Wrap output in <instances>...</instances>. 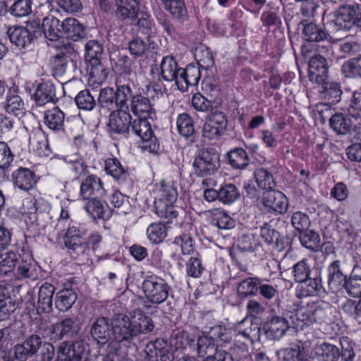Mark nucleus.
Masks as SVG:
<instances>
[{"instance_id": "1", "label": "nucleus", "mask_w": 361, "mask_h": 361, "mask_svg": "<svg viewBox=\"0 0 361 361\" xmlns=\"http://www.w3.org/2000/svg\"><path fill=\"white\" fill-rule=\"evenodd\" d=\"M115 342L128 346L141 334L152 332L154 328L152 319L141 310L136 309L128 316L123 314L114 315Z\"/></svg>"}, {"instance_id": "2", "label": "nucleus", "mask_w": 361, "mask_h": 361, "mask_svg": "<svg viewBox=\"0 0 361 361\" xmlns=\"http://www.w3.org/2000/svg\"><path fill=\"white\" fill-rule=\"evenodd\" d=\"M87 233L86 228L80 224L68 228L63 236V243L73 258L82 260L87 259L90 252V244L94 249L101 243L102 238L98 233H92L88 237V241L86 240Z\"/></svg>"}, {"instance_id": "3", "label": "nucleus", "mask_w": 361, "mask_h": 361, "mask_svg": "<svg viewBox=\"0 0 361 361\" xmlns=\"http://www.w3.org/2000/svg\"><path fill=\"white\" fill-rule=\"evenodd\" d=\"M333 310L331 305L326 302H312L300 305L294 310L290 316L295 328L303 329L314 323H329L331 320Z\"/></svg>"}, {"instance_id": "4", "label": "nucleus", "mask_w": 361, "mask_h": 361, "mask_svg": "<svg viewBox=\"0 0 361 361\" xmlns=\"http://www.w3.org/2000/svg\"><path fill=\"white\" fill-rule=\"evenodd\" d=\"M322 23L334 31L350 30L353 25L361 27V6L343 5L334 12L325 11Z\"/></svg>"}, {"instance_id": "5", "label": "nucleus", "mask_w": 361, "mask_h": 361, "mask_svg": "<svg viewBox=\"0 0 361 361\" xmlns=\"http://www.w3.org/2000/svg\"><path fill=\"white\" fill-rule=\"evenodd\" d=\"M292 314H294V312H284L281 314L274 313L269 315L263 326L267 338L270 341H279L290 328H295V324L290 318Z\"/></svg>"}, {"instance_id": "6", "label": "nucleus", "mask_w": 361, "mask_h": 361, "mask_svg": "<svg viewBox=\"0 0 361 361\" xmlns=\"http://www.w3.org/2000/svg\"><path fill=\"white\" fill-rule=\"evenodd\" d=\"M170 286L166 281L155 275L147 276L142 283V290L147 301L154 305H160L169 297Z\"/></svg>"}, {"instance_id": "7", "label": "nucleus", "mask_w": 361, "mask_h": 361, "mask_svg": "<svg viewBox=\"0 0 361 361\" xmlns=\"http://www.w3.org/2000/svg\"><path fill=\"white\" fill-rule=\"evenodd\" d=\"M192 166L197 176L212 175L220 167L219 154L212 148L202 149L195 157Z\"/></svg>"}, {"instance_id": "8", "label": "nucleus", "mask_w": 361, "mask_h": 361, "mask_svg": "<svg viewBox=\"0 0 361 361\" xmlns=\"http://www.w3.org/2000/svg\"><path fill=\"white\" fill-rule=\"evenodd\" d=\"M130 131L145 143L144 148L153 153L159 151V143L157 137L152 135L151 124L147 118H139L131 121Z\"/></svg>"}, {"instance_id": "9", "label": "nucleus", "mask_w": 361, "mask_h": 361, "mask_svg": "<svg viewBox=\"0 0 361 361\" xmlns=\"http://www.w3.org/2000/svg\"><path fill=\"white\" fill-rule=\"evenodd\" d=\"M227 124L226 114L223 111L215 110L208 116L203 126L202 135L209 140L218 139L225 133Z\"/></svg>"}, {"instance_id": "10", "label": "nucleus", "mask_w": 361, "mask_h": 361, "mask_svg": "<svg viewBox=\"0 0 361 361\" xmlns=\"http://www.w3.org/2000/svg\"><path fill=\"white\" fill-rule=\"evenodd\" d=\"M116 106L118 109H129L128 102H132L135 95H133L132 87H134V82L131 78H128L126 75H118L116 79Z\"/></svg>"}, {"instance_id": "11", "label": "nucleus", "mask_w": 361, "mask_h": 361, "mask_svg": "<svg viewBox=\"0 0 361 361\" xmlns=\"http://www.w3.org/2000/svg\"><path fill=\"white\" fill-rule=\"evenodd\" d=\"M114 316L111 322L104 317L97 318L92 324L90 333L97 342L100 345L106 344L111 339L114 338Z\"/></svg>"}, {"instance_id": "12", "label": "nucleus", "mask_w": 361, "mask_h": 361, "mask_svg": "<svg viewBox=\"0 0 361 361\" xmlns=\"http://www.w3.org/2000/svg\"><path fill=\"white\" fill-rule=\"evenodd\" d=\"M131 116L128 110L118 109L109 115L107 130L111 136L130 133Z\"/></svg>"}, {"instance_id": "13", "label": "nucleus", "mask_w": 361, "mask_h": 361, "mask_svg": "<svg viewBox=\"0 0 361 361\" xmlns=\"http://www.w3.org/2000/svg\"><path fill=\"white\" fill-rule=\"evenodd\" d=\"M262 203L269 213L283 214L287 211L288 207V199L285 195L274 189L263 192Z\"/></svg>"}, {"instance_id": "14", "label": "nucleus", "mask_w": 361, "mask_h": 361, "mask_svg": "<svg viewBox=\"0 0 361 361\" xmlns=\"http://www.w3.org/2000/svg\"><path fill=\"white\" fill-rule=\"evenodd\" d=\"M326 59L320 54L310 57L308 62V77L312 82L321 84L326 80L329 74Z\"/></svg>"}, {"instance_id": "15", "label": "nucleus", "mask_w": 361, "mask_h": 361, "mask_svg": "<svg viewBox=\"0 0 361 361\" xmlns=\"http://www.w3.org/2000/svg\"><path fill=\"white\" fill-rule=\"evenodd\" d=\"M42 343L41 337L37 334L28 336L23 343L15 345L14 357L19 361H26L33 355H36Z\"/></svg>"}, {"instance_id": "16", "label": "nucleus", "mask_w": 361, "mask_h": 361, "mask_svg": "<svg viewBox=\"0 0 361 361\" xmlns=\"http://www.w3.org/2000/svg\"><path fill=\"white\" fill-rule=\"evenodd\" d=\"M104 193L103 182L96 175L87 176L81 182L80 195L84 200L102 197Z\"/></svg>"}, {"instance_id": "17", "label": "nucleus", "mask_w": 361, "mask_h": 361, "mask_svg": "<svg viewBox=\"0 0 361 361\" xmlns=\"http://www.w3.org/2000/svg\"><path fill=\"white\" fill-rule=\"evenodd\" d=\"M85 60L92 66L93 71L95 72L104 71L102 67V59L104 55V47L97 40H90L85 44Z\"/></svg>"}, {"instance_id": "18", "label": "nucleus", "mask_w": 361, "mask_h": 361, "mask_svg": "<svg viewBox=\"0 0 361 361\" xmlns=\"http://www.w3.org/2000/svg\"><path fill=\"white\" fill-rule=\"evenodd\" d=\"M176 85L183 92L188 90L189 86H195L198 84L201 73L198 66L189 64L185 68L179 70Z\"/></svg>"}, {"instance_id": "19", "label": "nucleus", "mask_w": 361, "mask_h": 361, "mask_svg": "<svg viewBox=\"0 0 361 361\" xmlns=\"http://www.w3.org/2000/svg\"><path fill=\"white\" fill-rule=\"evenodd\" d=\"M55 92L52 82L47 81L39 83L32 95L35 105L42 106L48 103H56L58 99Z\"/></svg>"}, {"instance_id": "20", "label": "nucleus", "mask_w": 361, "mask_h": 361, "mask_svg": "<svg viewBox=\"0 0 361 361\" xmlns=\"http://www.w3.org/2000/svg\"><path fill=\"white\" fill-rule=\"evenodd\" d=\"M75 328V322L72 318H65L51 325L48 329V336L51 341H57L65 336H72Z\"/></svg>"}, {"instance_id": "21", "label": "nucleus", "mask_w": 361, "mask_h": 361, "mask_svg": "<svg viewBox=\"0 0 361 361\" xmlns=\"http://www.w3.org/2000/svg\"><path fill=\"white\" fill-rule=\"evenodd\" d=\"M328 286L332 292H337L343 289L344 283L346 281L345 275L341 268V262L336 260L331 262L328 267Z\"/></svg>"}, {"instance_id": "22", "label": "nucleus", "mask_w": 361, "mask_h": 361, "mask_svg": "<svg viewBox=\"0 0 361 361\" xmlns=\"http://www.w3.org/2000/svg\"><path fill=\"white\" fill-rule=\"evenodd\" d=\"M302 34L307 41L313 42L329 41L331 37L325 27H322L312 22L302 21Z\"/></svg>"}, {"instance_id": "23", "label": "nucleus", "mask_w": 361, "mask_h": 361, "mask_svg": "<svg viewBox=\"0 0 361 361\" xmlns=\"http://www.w3.org/2000/svg\"><path fill=\"white\" fill-rule=\"evenodd\" d=\"M165 11L171 18L178 23H183L188 19V12L184 0H161Z\"/></svg>"}, {"instance_id": "24", "label": "nucleus", "mask_w": 361, "mask_h": 361, "mask_svg": "<svg viewBox=\"0 0 361 361\" xmlns=\"http://www.w3.org/2000/svg\"><path fill=\"white\" fill-rule=\"evenodd\" d=\"M29 30L23 26H12L8 29L7 34L13 44L23 49L30 45L33 39V34Z\"/></svg>"}, {"instance_id": "25", "label": "nucleus", "mask_w": 361, "mask_h": 361, "mask_svg": "<svg viewBox=\"0 0 361 361\" xmlns=\"http://www.w3.org/2000/svg\"><path fill=\"white\" fill-rule=\"evenodd\" d=\"M85 350L82 341H78L74 343L63 342L59 348V357H65L69 360L78 361Z\"/></svg>"}, {"instance_id": "26", "label": "nucleus", "mask_w": 361, "mask_h": 361, "mask_svg": "<svg viewBox=\"0 0 361 361\" xmlns=\"http://www.w3.org/2000/svg\"><path fill=\"white\" fill-rule=\"evenodd\" d=\"M154 204L156 213L160 218L166 219L164 223L181 224L182 218L173 204H168L163 200L156 201Z\"/></svg>"}, {"instance_id": "27", "label": "nucleus", "mask_w": 361, "mask_h": 361, "mask_svg": "<svg viewBox=\"0 0 361 361\" xmlns=\"http://www.w3.org/2000/svg\"><path fill=\"white\" fill-rule=\"evenodd\" d=\"M14 185L22 190L27 191L36 183L35 173L27 168H19L12 173Z\"/></svg>"}, {"instance_id": "28", "label": "nucleus", "mask_w": 361, "mask_h": 361, "mask_svg": "<svg viewBox=\"0 0 361 361\" xmlns=\"http://www.w3.org/2000/svg\"><path fill=\"white\" fill-rule=\"evenodd\" d=\"M35 271V262L32 257L27 255L25 258H17L16 267L13 273L18 279H34L36 277Z\"/></svg>"}, {"instance_id": "29", "label": "nucleus", "mask_w": 361, "mask_h": 361, "mask_svg": "<svg viewBox=\"0 0 361 361\" xmlns=\"http://www.w3.org/2000/svg\"><path fill=\"white\" fill-rule=\"evenodd\" d=\"M42 28L44 37L50 41L58 40L63 33L62 23L51 15L43 19Z\"/></svg>"}, {"instance_id": "30", "label": "nucleus", "mask_w": 361, "mask_h": 361, "mask_svg": "<svg viewBox=\"0 0 361 361\" xmlns=\"http://www.w3.org/2000/svg\"><path fill=\"white\" fill-rule=\"evenodd\" d=\"M195 345L192 350L201 357H214L221 350L217 348L212 338L205 335L199 336L197 340L195 339Z\"/></svg>"}, {"instance_id": "31", "label": "nucleus", "mask_w": 361, "mask_h": 361, "mask_svg": "<svg viewBox=\"0 0 361 361\" xmlns=\"http://www.w3.org/2000/svg\"><path fill=\"white\" fill-rule=\"evenodd\" d=\"M139 4V0H117L116 4L117 16L123 20H135L137 17Z\"/></svg>"}, {"instance_id": "32", "label": "nucleus", "mask_w": 361, "mask_h": 361, "mask_svg": "<svg viewBox=\"0 0 361 361\" xmlns=\"http://www.w3.org/2000/svg\"><path fill=\"white\" fill-rule=\"evenodd\" d=\"M62 30L66 37L73 41H77L86 35L85 27L73 18H68L62 22Z\"/></svg>"}, {"instance_id": "33", "label": "nucleus", "mask_w": 361, "mask_h": 361, "mask_svg": "<svg viewBox=\"0 0 361 361\" xmlns=\"http://www.w3.org/2000/svg\"><path fill=\"white\" fill-rule=\"evenodd\" d=\"M130 108L134 114L142 118L151 117V115L154 114L149 99L140 94L134 97L132 102H130Z\"/></svg>"}, {"instance_id": "34", "label": "nucleus", "mask_w": 361, "mask_h": 361, "mask_svg": "<svg viewBox=\"0 0 361 361\" xmlns=\"http://www.w3.org/2000/svg\"><path fill=\"white\" fill-rule=\"evenodd\" d=\"M160 67L161 78L167 82L175 81L176 83L179 78V70H181V68H178L175 59L171 56L164 57Z\"/></svg>"}, {"instance_id": "35", "label": "nucleus", "mask_w": 361, "mask_h": 361, "mask_svg": "<svg viewBox=\"0 0 361 361\" xmlns=\"http://www.w3.org/2000/svg\"><path fill=\"white\" fill-rule=\"evenodd\" d=\"M101 197H96L87 200L85 207L86 212L94 219H108L111 216L107 204L104 205L100 200Z\"/></svg>"}, {"instance_id": "36", "label": "nucleus", "mask_w": 361, "mask_h": 361, "mask_svg": "<svg viewBox=\"0 0 361 361\" xmlns=\"http://www.w3.org/2000/svg\"><path fill=\"white\" fill-rule=\"evenodd\" d=\"M104 169L118 183H123L128 178V172L116 158H109L105 161Z\"/></svg>"}, {"instance_id": "37", "label": "nucleus", "mask_w": 361, "mask_h": 361, "mask_svg": "<svg viewBox=\"0 0 361 361\" xmlns=\"http://www.w3.org/2000/svg\"><path fill=\"white\" fill-rule=\"evenodd\" d=\"M54 286L49 283H43L38 293V308L43 312L51 311L54 294Z\"/></svg>"}, {"instance_id": "38", "label": "nucleus", "mask_w": 361, "mask_h": 361, "mask_svg": "<svg viewBox=\"0 0 361 361\" xmlns=\"http://www.w3.org/2000/svg\"><path fill=\"white\" fill-rule=\"evenodd\" d=\"M321 97L331 104H337L341 101L343 91L341 85L336 82H326L321 83Z\"/></svg>"}, {"instance_id": "39", "label": "nucleus", "mask_w": 361, "mask_h": 361, "mask_svg": "<svg viewBox=\"0 0 361 361\" xmlns=\"http://www.w3.org/2000/svg\"><path fill=\"white\" fill-rule=\"evenodd\" d=\"M65 114L59 107L44 112V124L51 130L59 131L63 129L64 124Z\"/></svg>"}, {"instance_id": "40", "label": "nucleus", "mask_w": 361, "mask_h": 361, "mask_svg": "<svg viewBox=\"0 0 361 361\" xmlns=\"http://www.w3.org/2000/svg\"><path fill=\"white\" fill-rule=\"evenodd\" d=\"M330 127L338 135H347L350 133L353 123L346 115L336 113L329 119Z\"/></svg>"}, {"instance_id": "41", "label": "nucleus", "mask_w": 361, "mask_h": 361, "mask_svg": "<svg viewBox=\"0 0 361 361\" xmlns=\"http://www.w3.org/2000/svg\"><path fill=\"white\" fill-rule=\"evenodd\" d=\"M146 40L140 37H135L128 42V49L131 54L135 56H142L147 54L150 49H154L155 43L152 41L151 37H146Z\"/></svg>"}, {"instance_id": "42", "label": "nucleus", "mask_w": 361, "mask_h": 361, "mask_svg": "<svg viewBox=\"0 0 361 361\" xmlns=\"http://www.w3.org/2000/svg\"><path fill=\"white\" fill-rule=\"evenodd\" d=\"M262 279L257 276L248 277L243 280L238 286V294L240 298L255 296L257 294Z\"/></svg>"}, {"instance_id": "43", "label": "nucleus", "mask_w": 361, "mask_h": 361, "mask_svg": "<svg viewBox=\"0 0 361 361\" xmlns=\"http://www.w3.org/2000/svg\"><path fill=\"white\" fill-rule=\"evenodd\" d=\"M254 177L257 186L265 191L274 189L276 185L272 173L263 167L255 170Z\"/></svg>"}, {"instance_id": "44", "label": "nucleus", "mask_w": 361, "mask_h": 361, "mask_svg": "<svg viewBox=\"0 0 361 361\" xmlns=\"http://www.w3.org/2000/svg\"><path fill=\"white\" fill-rule=\"evenodd\" d=\"M77 300V294L73 289H63L56 293L55 305L59 310L65 312L70 309Z\"/></svg>"}, {"instance_id": "45", "label": "nucleus", "mask_w": 361, "mask_h": 361, "mask_svg": "<svg viewBox=\"0 0 361 361\" xmlns=\"http://www.w3.org/2000/svg\"><path fill=\"white\" fill-rule=\"evenodd\" d=\"M284 361H305L306 353L301 342L293 344L292 346L281 349L279 352Z\"/></svg>"}, {"instance_id": "46", "label": "nucleus", "mask_w": 361, "mask_h": 361, "mask_svg": "<svg viewBox=\"0 0 361 361\" xmlns=\"http://www.w3.org/2000/svg\"><path fill=\"white\" fill-rule=\"evenodd\" d=\"M227 157L231 166L236 169H245L250 161L247 152L241 147L231 149L227 153Z\"/></svg>"}, {"instance_id": "47", "label": "nucleus", "mask_w": 361, "mask_h": 361, "mask_svg": "<svg viewBox=\"0 0 361 361\" xmlns=\"http://www.w3.org/2000/svg\"><path fill=\"white\" fill-rule=\"evenodd\" d=\"M220 104V102L218 99H214L212 101L200 93H196L192 96V105L195 109L199 111L207 112L215 111L216 108Z\"/></svg>"}, {"instance_id": "48", "label": "nucleus", "mask_w": 361, "mask_h": 361, "mask_svg": "<svg viewBox=\"0 0 361 361\" xmlns=\"http://www.w3.org/2000/svg\"><path fill=\"white\" fill-rule=\"evenodd\" d=\"M176 126L180 135L186 138L193 137L195 134L194 121L188 114L183 113L178 115Z\"/></svg>"}, {"instance_id": "49", "label": "nucleus", "mask_w": 361, "mask_h": 361, "mask_svg": "<svg viewBox=\"0 0 361 361\" xmlns=\"http://www.w3.org/2000/svg\"><path fill=\"white\" fill-rule=\"evenodd\" d=\"M260 236L264 241L268 245H271L281 250L283 249V245L280 244L279 233L271 228L269 224H264L260 228Z\"/></svg>"}, {"instance_id": "50", "label": "nucleus", "mask_w": 361, "mask_h": 361, "mask_svg": "<svg viewBox=\"0 0 361 361\" xmlns=\"http://www.w3.org/2000/svg\"><path fill=\"white\" fill-rule=\"evenodd\" d=\"M341 73L348 78L361 77V56L345 61L341 66Z\"/></svg>"}, {"instance_id": "51", "label": "nucleus", "mask_w": 361, "mask_h": 361, "mask_svg": "<svg viewBox=\"0 0 361 361\" xmlns=\"http://www.w3.org/2000/svg\"><path fill=\"white\" fill-rule=\"evenodd\" d=\"M219 192V201L227 204H232L240 196L238 188L233 183H224L221 185Z\"/></svg>"}, {"instance_id": "52", "label": "nucleus", "mask_w": 361, "mask_h": 361, "mask_svg": "<svg viewBox=\"0 0 361 361\" xmlns=\"http://www.w3.org/2000/svg\"><path fill=\"white\" fill-rule=\"evenodd\" d=\"M317 354L321 361H337L341 356L338 348L327 343L318 347Z\"/></svg>"}, {"instance_id": "53", "label": "nucleus", "mask_w": 361, "mask_h": 361, "mask_svg": "<svg viewBox=\"0 0 361 361\" xmlns=\"http://www.w3.org/2000/svg\"><path fill=\"white\" fill-rule=\"evenodd\" d=\"M301 291L303 295H314L322 288V279L317 274L310 276L304 281H301Z\"/></svg>"}, {"instance_id": "54", "label": "nucleus", "mask_w": 361, "mask_h": 361, "mask_svg": "<svg viewBox=\"0 0 361 361\" xmlns=\"http://www.w3.org/2000/svg\"><path fill=\"white\" fill-rule=\"evenodd\" d=\"M75 101L77 106L85 111H91L96 106L94 97L89 90H81L75 97Z\"/></svg>"}, {"instance_id": "55", "label": "nucleus", "mask_w": 361, "mask_h": 361, "mask_svg": "<svg viewBox=\"0 0 361 361\" xmlns=\"http://www.w3.org/2000/svg\"><path fill=\"white\" fill-rule=\"evenodd\" d=\"M300 241L301 244L310 250H317L320 247L319 235L313 231H304L300 232Z\"/></svg>"}, {"instance_id": "56", "label": "nucleus", "mask_w": 361, "mask_h": 361, "mask_svg": "<svg viewBox=\"0 0 361 361\" xmlns=\"http://www.w3.org/2000/svg\"><path fill=\"white\" fill-rule=\"evenodd\" d=\"M17 257L13 252H8L0 255V275H9L16 267Z\"/></svg>"}, {"instance_id": "57", "label": "nucleus", "mask_w": 361, "mask_h": 361, "mask_svg": "<svg viewBox=\"0 0 361 361\" xmlns=\"http://www.w3.org/2000/svg\"><path fill=\"white\" fill-rule=\"evenodd\" d=\"M98 104L102 109L111 110L116 106V94L112 87L102 88L99 94Z\"/></svg>"}, {"instance_id": "58", "label": "nucleus", "mask_w": 361, "mask_h": 361, "mask_svg": "<svg viewBox=\"0 0 361 361\" xmlns=\"http://www.w3.org/2000/svg\"><path fill=\"white\" fill-rule=\"evenodd\" d=\"M24 103L21 98L14 92L9 90L7 94L6 110L8 114L18 116L23 113Z\"/></svg>"}, {"instance_id": "59", "label": "nucleus", "mask_w": 361, "mask_h": 361, "mask_svg": "<svg viewBox=\"0 0 361 361\" xmlns=\"http://www.w3.org/2000/svg\"><path fill=\"white\" fill-rule=\"evenodd\" d=\"M171 342L175 348L178 349H185L187 347L195 348V338L185 331H178L171 338Z\"/></svg>"}, {"instance_id": "60", "label": "nucleus", "mask_w": 361, "mask_h": 361, "mask_svg": "<svg viewBox=\"0 0 361 361\" xmlns=\"http://www.w3.org/2000/svg\"><path fill=\"white\" fill-rule=\"evenodd\" d=\"M293 277L295 282L300 283L311 276L310 266L305 259L297 262L293 267Z\"/></svg>"}, {"instance_id": "61", "label": "nucleus", "mask_w": 361, "mask_h": 361, "mask_svg": "<svg viewBox=\"0 0 361 361\" xmlns=\"http://www.w3.org/2000/svg\"><path fill=\"white\" fill-rule=\"evenodd\" d=\"M147 233L151 242L158 244L166 238V228L162 224H152L148 227Z\"/></svg>"}, {"instance_id": "62", "label": "nucleus", "mask_w": 361, "mask_h": 361, "mask_svg": "<svg viewBox=\"0 0 361 361\" xmlns=\"http://www.w3.org/2000/svg\"><path fill=\"white\" fill-rule=\"evenodd\" d=\"M212 224L220 229H230L235 226V221L223 212H217L216 214H213Z\"/></svg>"}, {"instance_id": "63", "label": "nucleus", "mask_w": 361, "mask_h": 361, "mask_svg": "<svg viewBox=\"0 0 361 361\" xmlns=\"http://www.w3.org/2000/svg\"><path fill=\"white\" fill-rule=\"evenodd\" d=\"M342 309L345 314L361 324V298L358 301L347 300Z\"/></svg>"}, {"instance_id": "64", "label": "nucleus", "mask_w": 361, "mask_h": 361, "mask_svg": "<svg viewBox=\"0 0 361 361\" xmlns=\"http://www.w3.org/2000/svg\"><path fill=\"white\" fill-rule=\"evenodd\" d=\"M30 204L32 206L29 209L28 213L31 215L30 219L32 222H37V214L48 212L50 209L49 204L43 200L32 199L30 201Z\"/></svg>"}]
</instances>
